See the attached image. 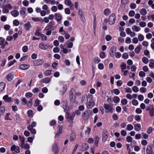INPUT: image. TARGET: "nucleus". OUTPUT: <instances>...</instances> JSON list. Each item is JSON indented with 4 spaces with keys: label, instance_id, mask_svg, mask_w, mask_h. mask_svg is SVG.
<instances>
[{
    "label": "nucleus",
    "instance_id": "5701e85b",
    "mask_svg": "<svg viewBox=\"0 0 154 154\" xmlns=\"http://www.w3.org/2000/svg\"><path fill=\"white\" fill-rule=\"evenodd\" d=\"M89 148L88 145L87 144L84 143L82 146V150L83 151H85Z\"/></svg>",
    "mask_w": 154,
    "mask_h": 154
},
{
    "label": "nucleus",
    "instance_id": "338daca9",
    "mask_svg": "<svg viewBox=\"0 0 154 154\" xmlns=\"http://www.w3.org/2000/svg\"><path fill=\"white\" fill-rule=\"evenodd\" d=\"M10 26L8 24L5 25L4 26V29L7 31L9 30L10 29Z\"/></svg>",
    "mask_w": 154,
    "mask_h": 154
},
{
    "label": "nucleus",
    "instance_id": "20e7f679",
    "mask_svg": "<svg viewBox=\"0 0 154 154\" xmlns=\"http://www.w3.org/2000/svg\"><path fill=\"white\" fill-rule=\"evenodd\" d=\"M22 103L23 105L27 104V106L29 108H30L32 104V99L31 98L27 103V101L25 98H23L22 99Z\"/></svg>",
    "mask_w": 154,
    "mask_h": 154
},
{
    "label": "nucleus",
    "instance_id": "72a5a7b5",
    "mask_svg": "<svg viewBox=\"0 0 154 154\" xmlns=\"http://www.w3.org/2000/svg\"><path fill=\"white\" fill-rule=\"evenodd\" d=\"M32 20L35 21V22H37V21H40V22H42V19L39 17H32Z\"/></svg>",
    "mask_w": 154,
    "mask_h": 154
},
{
    "label": "nucleus",
    "instance_id": "4468645a",
    "mask_svg": "<svg viewBox=\"0 0 154 154\" xmlns=\"http://www.w3.org/2000/svg\"><path fill=\"white\" fill-rule=\"evenodd\" d=\"M39 47L42 50H46L48 48V44L44 45L43 43H41L39 44Z\"/></svg>",
    "mask_w": 154,
    "mask_h": 154
},
{
    "label": "nucleus",
    "instance_id": "c9c22d12",
    "mask_svg": "<svg viewBox=\"0 0 154 154\" xmlns=\"http://www.w3.org/2000/svg\"><path fill=\"white\" fill-rule=\"evenodd\" d=\"M21 148L24 149H28L30 148V146L28 143H26L22 146Z\"/></svg>",
    "mask_w": 154,
    "mask_h": 154
},
{
    "label": "nucleus",
    "instance_id": "6ab92c4d",
    "mask_svg": "<svg viewBox=\"0 0 154 154\" xmlns=\"http://www.w3.org/2000/svg\"><path fill=\"white\" fill-rule=\"evenodd\" d=\"M51 80V78H44L41 80V82L45 84L49 83Z\"/></svg>",
    "mask_w": 154,
    "mask_h": 154
},
{
    "label": "nucleus",
    "instance_id": "f3484780",
    "mask_svg": "<svg viewBox=\"0 0 154 154\" xmlns=\"http://www.w3.org/2000/svg\"><path fill=\"white\" fill-rule=\"evenodd\" d=\"M62 126H59L58 130L57 131V133L55 135V137H57L62 132Z\"/></svg>",
    "mask_w": 154,
    "mask_h": 154
},
{
    "label": "nucleus",
    "instance_id": "c03bdc74",
    "mask_svg": "<svg viewBox=\"0 0 154 154\" xmlns=\"http://www.w3.org/2000/svg\"><path fill=\"white\" fill-rule=\"evenodd\" d=\"M115 55L116 57L117 58H119L121 56V54L119 52H116Z\"/></svg>",
    "mask_w": 154,
    "mask_h": 154
},
{
    "label": "nucleus",
    "instance_id": "603ef678",
    "mask_svg": "<svg viewBox=\"0 0 154 154\" xmlns=\"http://www.w3.org/2000/svg\"><path fill=\"white\" fill-rule=\"evenodd\" d=\"M147 142L145 140H142L141 142V143L142 145L143 146H146L147 144Z\"/></svg>",
    "mask_w": 154,
    "mask_h": 154
},
{
    "label": "nucleus",
    "instance_id": "2eb2a0df",
    "mask_svg": "<svg viewBox=\"0 0 154 154\" xmlns=\"http://www.w3.org/2000/svg\"><path fill=\"white\" fill-rule=\"evenodd\" d=\"M67 89V86L66 85H63L62 87V88L60 90V94L61 95H63L66 91Z\"/></svg>",
    "mask_w": 154,
    "mask_h": 154
},
{
    "label": "nucleus",
    "instance_id": "680f3d73",
    "mask_svg": "<svg viewBox=\"0 0 154 154\" xmlns=\"http://www.w3.org/2000/svg\"><path fill=\"white\" fill-rule=\"evenodd\" d=\"M130 7L131 9H134L136 8V5L135 4L132 3H131Z\"/></svg>",
    "mask_w": 154,
    "mask_h": 154
},
{
    "label": "nucleus",
    "instance_id": "8fccbe9b",
    "mask_svg": "<svg viewBox=\"0 0 154 154\" xmlns=\"http://www.w3.org/2000/svg\"><path fill=\"white\" fill-rule=\"evenodd\" d=\"M45 75L46 76H49L51 74V70H46L44 73Z\"/></svg>",
    "mask_w": 154,
    "mask_h": 154
},
{
    "label": "nucleus",
    "instance_id": "a18cd8bd",
    "mask_svg": "<svg viewBox=\"0 0 154 154\" xmlns=\"http://www.w3.org/2000/svg\"><path fill=\"white\" fill-rule=\"evenodd\" d=\"M120 101L119 97H115L113 99V101L115 103H118Z\"/></svg>",
    "mask_w": 154,
    "mask_h": 154
},
{
    "label": "nucleus",
    "instance_id": "e2e57ef3",
    "mask_svg": "<svg viewBox=\"0 0 154 154\" xmlns=\"http://www.w3.org/2000/svg\"><path fill=\"white\" fill-rule=\"evenodd\" d=\"M152 131V127H149L147 131V133L148 134H150L151 133Z\"/></svg>",
    "mask_w": 154,
    "mask_h": 154
},
{
    "label": "nucleus",
    "instance_id": "b1692460",
    "mask_svg": "<svg viewBox=\"0 0 154 154\" xmlns=\"http://www.w3.org/2000/svg\"><path fill=\"white\" fill-rule=\"evenodd\" d=\"M63 104V107L65 109L68 110L69 109V107L67 105V103L66 101H64L62 102Z\"/></svg>",
    "mask_w": 154,
    "mask_h": 154
},
{
    "label": "nucleus",
    "instance_id": "2f4dec72",
    "mask_svg": "<svg viewBox=\"0 0 154 154\" xmlns=\"http://www.w3.org/2000/svg\"><path fill=\"white\" fill-rule=\"evenodd\" d=\"M133 126L132 125L130 124H128L127 125L125 130H126L130 131L133 129Z\"/></svg>",
    "mask_w": 154,
    "mask_h": 154
},
{
    "label": "nucleus",
    "instance_id": "c85d7f7f",
    "mask_svg": "<svg viewBox=\"0 0 154 154\" xmlns=\"http://www.w3.org/2000/svg\"><path fill=\"white\" fill-rule=\"evenodd\" d=\"M141 127L140 124H136L134 125V129L136 131H139L141 129Z\"/></svg>",
    "mask_w": 154,
    "mask_h": 154
},
{
    "label": "nucleus",
    "instance_id": "3c124183",
    "mask_svg": "<svg viewBox=\"0 0 154 154\" xmlns=\"http://www.w3.org/2000/svg\"><path fill=\"white\" fill-rule=\"evenodd\" d=\"M27 113L28 116L31 117L33 115V112L32 110L29 109Z\"/></svg>",
    "mask_w": 154,
    "mask_h": 154
},
{
    "label": "nucleus",
    "instance_id": "412c9836",
    "mask_svg": "<svg viewBox=\"0 0 154 154\" xmlns=\"http://www.w3.org/2000/svg\"><path fill=\"white\" fill-rule=\"evenodd\" d=\"M55 16L57 21H60L61 20L62 18V16L61 14L57 13L55 14Z\"/></svg>",
    "mask_w": 154,
    "mask_h": 154
},
{
    "label": "nucleus",
    "instance_id": "49530a36",
    "mask_svg": "<svg viewBox=\"0 0 154 154\" xmlns=\"http://www.w3.org/2000/svg\"><path fill=\"white\" fill-rule=\"evenodd\" d=\"M35 138V136H33V137H29L27 139V142L32 143L33 141V139Z\"/></svg>",
    "mask_w": 154,
    "mask_h": 154
},
{
    "label": "nucleus",
    "instance_id": "9d476101",
    "mask_svg": "<svg viewBox=\"0 0 154 154\" xmlns=\"http://www.w3.org/2000/svg\"><path fill=\"white\" fill-rule=\"evenodd\" d=\"M78 14L81 20L82 21V22H84L85 21V19L83 15L82 12L81 10H79Z\"/></svg>",
    "mask_w": 154,
    "mask_h": 154
},
{
    "label": "nucleus",
    "instance_id": "4c0bfd02",
    "mask_svg": "<svg viewBox=\"0 0 154 154\" xmlns=\"http://www.w3.org/2000/svg\"><path fill=\"white\" fill-rule=\"evenodd\" d=\"M142 60L145 64L147 63L149 61L148 59L145 57H143L142 59Z\"/></svg>",
    "mask_w": 154,
    "mask_h": 154
},
{
    "label": "nucleus",
    "instance_id": "58836bf2",
    "mask_svg": "<svg viewBox=\"0 0 154 154\" xmlns=\"http://www.w3.org/2000/svg\"><path fill=\"white\" fill-rule=\"evenodd\" d=\"M75 138V135L74 134H72L70 137V140L73 141Z\"/></svg>",
    "mask_w": 154,
    "mask_h": 154
},
{
    "label": "nucleus",
    "instance_id": "dca6fc26",
    "mask_svg": "<svg viewBox=\"0 0 154 154\" xmlns=\"http://www.w3.org/2000/svg\"><path fill=\"white\" fill-rule=\"evenodd\" d=\"M29 67V65L26 64H21L19 66L20 69L23 70H26L28 69Z\"/></svg>",
    "mask_w": 154,
    "mask_h": 154
},
{
    "label": "nucleus",
    "instance_id": "864d4df0",
    "mask_svg": "<svg viewBox=\"0 0 154 154\" xmlns=\"http://www.w3.org/2000/svg\"><path fill=\"white\" fill-rule=\"evenodd\" d=\"M124 90L127 93H132V90L130 88H125Z\"/></svg>",
    "mask_w": 154,
    "mask_h": 154
},
{
    "label": "nucleus",
    "instance_id": "e433bc0d",
    "mask_svg": "<svg viewBox=\"0 0 154 154\" xmlns=\"http://www.w3.org/2000/svg\"><path fill=\"white\" fill-rule=\"evenodd\" d=\"M104 13L105 15H108L110 13V11L108 9H106L104 10Z\"/></svg>",
    "mask_w": 154,
    "mask_h": 154
},
{
    "label": "nucleus",
    "instance_id": "f8f14e48",
    "mask_svg": "<svg viewBox=\"0 0 154 154\" xmlns=\"http://www.w3.org/2000/svg\"><path fill=\"white\" fill-rule=\"evenodd\" d=\"M14 77V74L13 72L9 73L6 76L7 79L9 82L11 81L12 80Z\"/></svg>",
    "mask_w": 154,
    "mask_h": 154
},
{
    "label": "nucleus",
    "instance_id": "4be33fe9",
    "mask_svg": "<svg viewBox=\"0 0 154 154\" xmlns=\"http://www.w3.org/2000/svg\"><path fill=\"white\" fill-rule=\"evenodd\" d=\"M132 29L133 31L137 32L141 30V28L139 26H137L136 25H134L132 26Z\"/></svg>",
    "mask_w": 154,
    "mask_h": 154
},
{
    "label": "nucleus",
    "instance_id": "a211bd4d",
    "mask_svg": "<svg viewBox=\"0 0 154 154\" xmlns=\"http://www.w3.org/2000/svg\"><path fill=\"white\" fill-rule=\"evenodd\" d=\"M146 152L147 154H152V148L151 146L148 145L147 146L146 149Z\"/></svg>",
    "mask_w": 154,
    "mask_h": 154
},
{
    "label": "nucleus",
    "instance_id": "774afa93",
    "mask_svg": "<svg viewBox=\"0 0 154 154\" xmlns=\"http://www.w3.org/2000/svg\"><path fill=\"white\" fill-rule=\"evenodd\" d=\"M147 18L149 20H150L151 19L152 21H154V14H152L150 16H148Z\"/></svg>",
    "mask_w": 154,
    "mask_h": 154
},
{
    "label": "nucleus",
    "instance_id": "f03ea898",
    "mask_svg": "<svg viewBox=\"0 0 154 154\" xmlns=\"http://www.w3.org/2000/svg\"><path fill=\"white\" fill-rule=\"evenodd\" d=\"M76 93L75 90L72 88L69 93V98L70 102L72 103H74L75 102Z\"/></svg>",
    "mask_w": 154,
    "mask_h": 154
},
{
    "label": "nucleus",
    "instance_id": "aec40b11",
    "mask_svg": "<svg viewBox=\"0 0 154 154\" xmlns=\"http://www.w3.org/2000/svg\"><path fill=\"white\" fill-rule=\"evenodd\" d=\"M142 46L141 45H138L135 49V52L137 54L140 53V50L141 49Z\"/></svg>",
    "mask_w": 154,
    "mask_h": 154
},
{
    "label": "nucleus",
    "instance_id": "0e129e2a",
    "mask_svg": "<svg viewBox=\"0 0 154 154\" xmlns=\"http://www.w3.org/2000/svg\"><path fill=\"white\" fill-rule=\"evenodd\" d=\"M131 42V39L129 37H127L125 40V42L127 44H130Z\"/></svg>",
    "mask_w": 154,
    "mask_h": 154
},
{
    "label": "nucleus",
    "instance_id": "7c9ffc66",
    "mask_svg": "<svg viewBox=\"0 0 154 154\" xmlns=\"http://www.w3.org/2000/svg\"><path fill=\"white\" fill-rule=\"evenodd\" d=\"M5 86V84L3 82L0 83V92L3 91Z\"/></svg>",
    "mask_w": 154,
    "mask_h": 154
},
{
    "label": "nucleus",
    "instance_id": "393cba45",
    "mask_svg": "<svg viewBox=\"0 0 154 154\" xmlns=\"http://www.w3.org/2000/svg\"><path fill=\"white\" fill-rule=\"evenodd\" d=\"M108 132L107 131L103 132L102 135V140L105 141L108 138Z\"/></svg>",
    "mask_w": 154,
    "mask_h": 154
},
{
    "label": "nucleus",
    "instance_id": "423d86ee",
    "mask_svg": "<svg viewBox=\"0 0 154 154\" xmlns=\"http://www.w3.org/2000/svg\"><path fill=\"white\" fill-rule=\"evenodd\" d=\"M75 116V114L72 112L70 113L68 112L66 113V118L69 122H71L73 120Z\"/></svg>",
    "mask_w": 154,
    "mask_h": 154
},
{
    "label": "nucleus",
    "instance_id": "bf43d9fd",
    "mask_svg": "<svg viewBox=\"0 0 154 154\" xmlns=\"http://www.w3.org/2000/svg\"><path fill=\"white\" fill-rule=\"evenodd\" d=\"M25 96L27 98H29L32 97V94L30 92H28L26 93Z\"/></svg>",
    "mask_w": 154,
    "mask_h": 154
},
{
    "label": "nucleus",
    "instance_id": "0eeeda50",
    "mask_svg": "<svg viewBox=\"0 0 154 154\" xmlns=\"http://www.w3.org/2000/svg\"><path fill=\"white\" fill-rule=\"evenodd\" d=\"M112 105L111 104H105L104 105V107L106 110V112H112Z\"/></svg>",
    "mask_w": 154,
    "mask_h": 154
},
{
    "label": "nucleus",
    "instance_id": "de8ad7c7",
    "mask_svg": "<svg viewBox=\"0 0 154 154\" xmlns=\"http://www.w3.org/2000/svg\"><path fill=\"white\" fill-rule=\"evenodd\" d=\"M128 57V54L126 53H124L122 55V57L123 59L126 60Z\"/></svg>",
    "mask_w": 154,
    "mask_h": 154
},
{
    "label": "nucleus",
    "instance_id": "39448f33",
    "mask_svg": "<svg viewBox=\"0 0 154 154\" xmlns=\"http://www.w3.org/2000/svg\"><path fill=\"white\" fill-rule=\"evenodd\" d=\"M116 19V16L115 14H112L109 17V23L110 25L114 23Z\"/></svg>",
    "mask_w": 154,
    "mask_h": 154
},
{
    "label": "nucleus",
    "instance_id": "5fc2aeb1",
    "mask_svg": "<svg viewBox=\"0 0 154 154\" xmlns=\"http://www.w3.org/2000/svg\"><path fill=\"white\" fill-rule=\"evenodd\" d=\"M13 23L15 26H18L19 24V21L17 20H15L13 21Z\"/></svg>",
    "mask_w": 154,
    "mask_h": 154
},
{
    "label": "nucleus",
    "instance_id": "6e6d98bb",
    "mask_svg": "<svg viewBox=\"0 0 154 154\" xmlns=\"http://www.w3.org/2000/svg\"><path fill=\"white\" fill-rule=\"evenodd\" d=\"M132 102L133 105L134 106H137L138 103V101L135 100H133L132 101Z\"/></svg>",
    "mask_w": 154,
    "mask_h": 154
},
{
    "label": "nucleus",
    "instance_id": "6e6552de",
    "mask_svg": "<svg viewBox=\"0 0 154 154\" xmlns=\"http://www.w3.org/2000/svg\"><path fill=\"white\" fill-rule=\"evenodd\" d=\"M11 151H15L17 153H19L20 152L19 147L18 146H16L15 145H14L11 147Z\"/></svg>",
    "mask_w": 154,
    "mask_h": 154
},
{
    "label": "nucleus",
    "instance_id": "cd10ccee",
    "mask_svg": "<svg viewBox=\"0 0 154 154\" xmlns=\"http://www.w3.org/2000/svg\"><path fill=\"white\" fill-rule=\"evenodd\" d=\"M58 147L56 143H54L52 146V149L53 151H55V154H57L58 152Z\"/></svg>",
    "mask_w": 154,
    "mask_h": 154
},
{
    "label": "nucleus",
    "instance_id": "a878e982",
    "mask_svg": "<svg viewBox=\"0 0 154 154\" xmlns=\"http://www.w3.org/2000/svg\"><path fill=\"white\" fill-rule=\"evenodd\" d=\"M11 14L12 16L16 17L19 15V12L16 10H14L11 12Z\"/></svg>",
    "mask_w": 154,
    "mask_h": 154
},
{
    "label": "nucleus",
    "instance_id": "69168bd1",
    "mask_svg": "<svg viewBox=\"0 0 154 154\" xmlns=\"http://www.w3.org/2000/svg\"><path fill=\"white\" fill-rule=\"evenodd\" d=\"M42 40L43 41H46L47 40V37L46 35L44 34H41Z\"/></svg>",
    "mask_w": 154,
    "mask_h": 154
},
{
    "label": "nucleus",
    "instance_id": "79ce46f5",
    "mask_svg": "<svg viewBox=\"0 0 154 154\" xmlns=\"http://www.w3.org/2000/svg\"><path fill=\"white\" fill-rule=\"evenodd\" d=\"M134 119L136 121L138 122H140L141 120L140 117L138 115H136L134 117Z\"/></svg>",
    "mask_w": 154,
    "mask_h": 154
},
{
    "label": "nucleus",
    "instance_id": "f257e3e1",
    "mask_svg": "<svg viewBox=\"0 0 154 154\" xmlns=\"http://www.w3.org/2000/svg\"><path fill=\"white\" fill-rule=\"evenodd\" d=\"M87 99V103L86 104V107L88 109H91L92 108L94 105V103L93 99L92 96H88L87 95L85 96L82 98V102H84V100Z\"/></svg>",
    "mask_w": 154,
    "mask_h": 154
},
{
    "label": "nucleus",
    "instance_id": "9b49d317",
    "mask_svg": "<svg viewBox=\"0 0 154 154\" xmlns=\"http://www.w3.org/2000/svg\"><path fill=\"white\" fill-rule=\"evenodd\" d=\"M43 63V61L41 59H38L35 60L33 64L35 66H38L42 65Z\"/></svg>",
    "mask_w": 154,
    "mask_h": 154
},
{
    "label": "nucleus",
    "instance_id": "473e14b6",
    "mask_svg": "<svg viewBox=\"0 0 154 154\" xmlns=\"http://www.w3.org/2000/svg\"><path fill=\"white\" fill-rule=\"evenodd\" d=\"M5 108L4 106L0 107V116L2 115L5 111Z\"/></svg>",
    "mask_w": 154,
    "mask_h": 154
},
{
    "label": "nucleus",
    "instance_id": "f704fd0d",
    "mask_svg": "<svg viewBox=\"0 0 154 154\" xmlns=\"http://www.w3.org/2000/svg\"><path fill=\"white\" fill-rule=\"evenodd\" d=\"M140 13L142 15H145L146 14L147 11L145 9L143 8L140 10Z\"/></svg>",
    "mask_w": 154,
    "mask_h": 154
},
{
    "label": "nucleus",
    "instance_id": "a19ab883",
    "mask_svg": "<svg viewBox=\"0 0 154 154\" xmlns=\"http://www.w3.org/2000/svg\"><path fill=\"white\" fill-rule=\"evenodd\" d=\"M138 39L139 41H142L143 40L144 37L142 34H139L138 35Z\"/></svg>",
    "mask_w": 154,
    "mask_h": 154
},
{
    "label": "nucleus",
    "instance_id": "052dcab7",
    "mask_svg": "<svg viewBox=\"0 0 154 154\" xmlns=\"http://www.w3.org/2000/svg\"><path fill=\"white\" fill-rule=\"evenodd\" d=\"M52 26L51 25H49L45 27V30L47 31L51 30L52 29Z\"/></svg>",
    "mask_w": 154,
    "mask_h": 154
},
{
    "label": "nucleus",
    "instance_id": "ddd939ff",
    "mask_svg": "<svg viewBox=\"0 0 154 154\" xmlns=\"http://www.w3.org/2000/svg\"><path fill=\"white\" fill-rule=\"evenodd\" d=\"M65 3L66 5L70 6L71 9L73 10L74 9L73 5L72 4L70 0H65Z\"/></svg>",
    "mask_w": 154,
    "mask_h": 154
},
{
    "label": "nucleus",
    "instance_id": "ea45409f",
    "mask_svg": "<svg viewBox=\"0 0 154 154\" xmlns=\"http://www.w3.org/2000/svg\"><path fill=\"white\" fill-rule=\"evenodd\" d=\"M133 91L135 93H137L139 91L138 88L135 86H134L132 88Z\"/></svg>",
    "mask_w": 154,
    "mask_h": 154
},
{
    "label": "nucleus",
    "instance_id": "bb28decb",
    "mask_svg": "<svg viewBox=\"0 0 154 154\" xmlns=\"http://www.w3.org/2000/svg\"><path fill=\"white\" fill-rule=\"evenodd\" d=\"M3 99L6 102H10L11 101L12 99L11 97H9L8 95H5L3 97Z\"/></svg>",
    "mask_w": 154,
    "mask_h": 154
},
{
    "label": "nucleus",
    "instance_id": "7ed1b4c3",
    "mask_svg": "<svg viewBox=\"0 0 154 154\" xmlns=\"http://www.w3.org/2000/svg\"><path fill=\"white\" fill-rule=\"evenodd\" d=\"M92 114L93 113L92 111L87 109L82 113V117L84 120H87L89 119L90 116L92 115Z\"/></svg>",
    "mask_w": 154,
    "mask_h": 154
},
{
    "label": "nucleus",
    "instance_id": "37998d69",
    "mask_svg": "<svg viewBox=\"0 0 154 154\" xmlns=\"http://www.w3.org/2000/svg\"><path fill=\"white\" fill-rule=\"evenodd\" d=\"M121 69L122 70V72L123 71V70L126 69V64L124 63H122L121 65Z\"/></svg>",
    "mask_w": 154,
    "mask_h": 154
},
{
    "label": "nucleus",
    "instance_id": "09e8293b",
    "mask_svg": "<svg viewBox=\"0 0 154 154\" xmlns=\"http://www.w3.org/2000/svg\"><path fill=\"white\" fill-rule=\"evenodd\" d=\"M135 14V12L133 10H131L129 11L128 13L129 15L131 17H133Z\"/></svg>",
    "mask_w": 154,
    "mask_h": 154
},
{
    "label": "nucleus",
    "instance_id": "1a4fd4ad",
    "mask_svg": "<svg viewBox=\"0 0 154 154\" xmlns=\"http://www.w3.org/2000/svg\"><path fill=\"white\" fill-rule=\"evenodd\" d=\"M116 51V48L114 46H113L110 48V54L111 57H113L115 56Z\"/></svg>",
    "mask_w": 154,
    "mask_h": 154
},
{
    "label": "nucleus",
    "instance_id": "4d7b16f0",
    "mask_svg": "<svg viewBox=\"0 0 154 154\" xmlns=\"http://www.w3.org/2000/svg\"><path fill=\"white\" fill-rule=\"evenodd\" d=\"M121 103L122 105H125L127 103V100L126 99H124L122 100Z\"/></svg>",
    "mask_w": 154,
    "mask_h": 154
},
{
    "label": "nucleus",
    "instance_id": "c756f323",
    "mask_svg": "<svg viewBox=\"0 0 154 154\" xmlns=\"http://www.w3.org/2000/svg\"><path fill=\"white\" fill-rule=\"evenodd\" d=\"M24 28L26 30H29L31 26V25L29 22H28L27 23H25L24 25Z\"/></svg>",
    "mask_w": 154,
    "mask_h": 154
},
{
    "label": "nucleus",
    "instance_id": "13d9d810",
    "mask_svg": "<svg viewBox=\"0 0 154 154\" xmlns=\"http://www.w3.org/2000/svg\"><path fill=\"white\" fill-rule=\"evenodd\" d=\"M139 25L141 27H144L146 26V23L143 21L139 23Z\"/></svg>",
    "mask_w": 154,
    "mask_h": 154
}]
</instances>
